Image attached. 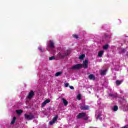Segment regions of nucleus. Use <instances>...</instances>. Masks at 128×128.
Here are the masks:
<instances>
[{"label":"nucleus","instance_id":"f257e3e1","mask_svg":"<svg viewBox=\"0 0 128 128\" xmlns=\"http://www.w3.org/2000/svg\"><path fill=\"white\" fill-rule=\"evenodd\" d=\"M70 54V51L67 50L65 52L61 51L57 54L56 58H64V56H68Z\"/></svg>","mask_w":128,"mask_h":128},{"label":"nucleus","instance_id":"f03ea898","mask_svg":"<svg viewBox=\"0 0 128 128\" xmlns=\"http://www.w3.org/2000/svg\"><path fill=\"white\" fill-rule=\"evenodd\" d=\"M77 118H84V120H88V116H86V113H80L77 116Z\"/></svg>","mask_w":128,"mask_h":128},{"label":"nucleus","instance_id":"7ed1b4c3","mask_svg":"<svg viewBox=\"0 0 128 128\" xmlns=\"http://www.w3.org/2000/svg\"><path fill=\"white\" fill-rule=\"evenodd\" d=\"M122 104L124 106V110H128V102H126V100H122Z\"/></svg>","mask_w":128,"mask_h":128},{"label":"nucleus","instance_id":"20e7f679","mask_svg":"<svg viewBox=\"0 0 128 128\" xmlns=\"http://www.w3.org/2000/svg\"><path fill=\"white\" fill-rule=\"evenodd\" d=\"M80 110H90V106L84 104H80Z\"/></svg>","mask_w":128,"mask_h":128},{"label":"nucleus","instance_id":"39448f33","mask_svg":"<svg viewBox=\"0 0 128 128\" xmlns=\"http://www.w3.org/2000/svg\"><path fill=\"white\" fill-rule=\"evenodd\" d=\"M58 116H55L52 118V120L49 122V124H50V126H52V124H56V122L58 120Z\"/></svg>","mask_w":128,"mask_h":128},{"label":"nucleus","instance_id":"423d86ee","mask_svg":"<svg viewBox=\"0 0 128 128\" xmlns=\"http://www.w3.org/2000/svg\"><path fill=\"white\" fill-rule=\"evenodd\" d=\"M82 66V64H77L73 66L71 68L72 70H78Z\"/></svg>","mask_w":128,"mask_h":128},{"label":"nucleus","instance_id":"0eeeda50","mask_svg":"<svg viewBox=\"0 0 128 128\" xmlns=\"http://www.w3.org/2000/svg\"><path fill=\"white\" fill-rule=\"evenodd\" d=\"M102 110H97L96 113V118H100V116H102Z\"/></svg>","mask_w":128,"mask_h":128},{"label":"nucleus","instance_id":"6e6552de","mask_svg":"<svg viewBox=\"0 0 128 128\" xmlns=\"http://www.w3.org/2000/svg\"><path fill=\"white\" fill-rule=\"evenodd\" d=\"M24 118L26 120H32L34 118V116H32V114H25Z\"/></svg>","mask_w":128,"mask_h":128},{"label":"nucleus","instance_id":"1a4fd4ad","mask_svg":"<svg viewBox=\"0 0 128 128\" xmlns=\"http://www.w3.org/2000/svg\"><path fill=\"white\" fill-rule=\"evenodd\" d=\"M49 47L50 48H54V42L52 40H50L49 42Z\"/></svg>","mask_w":128,"mask_h":128},{"label":"nucleus","instance_id":"9d476101","mask_svg":"<svg viewBox=\"0 0 128 128\" xmlns=\"http://www.w3.org/2000/svg\"><path fill=\"white\" fill-rule=\"evenodd\" d=\"M48 102H50V100L47 99L45 101H44L42 104V107L44 108L46 104H48Z\"/></svg>","mask_w":128,"mask_h":128},{"label":"nucleus","instance_id":"9b49d317","mask_svg":"<svg viewBox=\"0 0 128 128\" xmlns=\"http://www.w3.org/2000/svg\"><path fill=\"white\" fill-rule=\"evenodd\" d=\"M88 60H86L83 63V67L84 68H88Z\"/></svg>","mask_w":128,"mask_h":128},{"label":"nucleus","instance_id":"f8f14e48","mask_svg":"<svg viewBox=\"0 0 128 128\" xmlns=\"http://www.w3.org/2000/svg\"><path fill=\"white\" fill-rule=\"evenodd\" d=\"M34 91H31L28 96V98H29L30 100V98H32V96H34Z\"/></svg>","mask_w":128,"mask_h":128},{"label":"nucleus","instance_id":"ddd939ff","mask_svg":"<svg viewBox=\"0 0 128 128\" xmlns=\"http://www.w3.org/2000/svg\"><path fill=\"white\" fill-rule=\"evenodd\" d=\"M106 72H108V70L106 69L104 70H100V74L102 76H105V74H106Z\"/></svg>","mask_w":128,"mask_h":128},{"label":"nucleus","instance_id":"4468645a","mask_svg":"<svg viewBox=\"0 0 128 128\" xmlns=\"http://www.w3.org/2000/svg\"><path fill=\"white\" fill-rule=\"evenodd\" d=\"M104 50L100 51L98 53V56H99V58H102V54H104Z\"/></svg>","mask_w":128,"mask_h":128},{"label":"nucleus","instance_id":"2eb2a0df","mask_svg":"<svg viewBox=\"0 0 128 128\" xmlns=\"http://www.w3.org/2000/svg\"><path fill=\"white\" fill-rule=\"evenodd\" d=\"M112 110L113 112H116L118 110V107L117 106H114L112 108Z\"/></svg>","mask_w":128,"mask_h":128},{"label":"nucleus","instance_id":"dca6fc26","mask_svg":"<svg viewBox=\"0 0 128 128\" xmlns=\"http://www.w3.org/2000/svg\"><path fill=\"white\" fill-rule=\"evenodd\" d=\"M38 50L40 52H44V48L42 46H39L38 47Z\"/></svg>","mask_w":128,"mask_h":128},{"label":"nucleus","instance_id":"f3484780","mask_svg":"<svg viewBox=\"0 0 128 128\" xmlns=\"http://www.w3.org/2000/svg\"><path fill=\"white\" fill-rule=\"evenodd\" d=\"M122 80H117L116 81V86H120V84H122Z\"/></svg>","mask_w":128,"mask_h":128},{"label":"nucleus","instance_id":"a211bd4d","mask_svg":"<svg viewBox=\"0 0 128 128\" xmlns=\"http://www.w3.org/2000/svg\"><path fill=\"white\" fill-rule=\"evenodd\" d=\"M88 78H90V80H94L96 78V77L94 76V74H90L88 76Z\"/></svg>","mask_w":128,"mask_h":128},{"label":"nucleus","instance_id":"6ab92c4d","mask_svg":"<svg viewBox=\"0 0 128 128\" xmlns=\"http://www.w3.org/2000/svg\"><path fill=\"white\" fill-rule=\"evenodd\" d=\"M86 58V55L82 54L79 56V60H84Z\"/></svg>","mask_w":128,"mask_h":128},{"label":"nucleus","instance_id":"aec40b11","mask_svg":"<svg viewBox=\"0 0 128 128\" xmlns=\"http://www.w3.org/2000/svg\"><path fill=\"white\" fill-rule=\"evenodd\" d=\"M62 100L63 102V104H64V106H68V102L66 100V99L62 98Z\"/></svg>","mask_w":128,"mask_h":128},{"label":"nucleus","instance_id":"412c9836","mask_svg":"<svg viewBox=\"0 0 128 128\" xmlns=\"http://www.w3.org/2000/svg\"><path fill=\"white\" fill-rule=\"evenodd\" d=\"M16 112L17 114L20 115V114H22V110H16Z\"/></svg>","mask_w":128,"mask_h":128},{"label":"nucleus","instance_id":"4be33fe9","mask_svg":"<svg viewBox=\"0 0 128 128\" xmlns=\"http://www.w3.org/2000/svg\"><path fill=\"white\" fill-rule=\"evenodd\" d=\"M16 117H14L12 122H11V124H14V122H16Z\"/></svg>","mask_w":128,"mask_h":128},{"label":"nucleus","instance_id":"5701e85b","mask_svg":"<svg viewBox=\"0 0 128 128\" xmlns=\"http://www.w3.org/2000/svg\"><path fill=\"white\" fill-rule=\"evenodd\" d=\"M62 74V72H57L55 74V76H60V74Z\"/></svg>","mask_w":128,"mask_h":128},{"label":"nucleus","instance_id":"b1692460","mask_svg":"<svg viewBox=\"0 0 128 128\" xmlns=\"http://www.w3.org/2000/svg\"><path fill=\"white\" fill-rule=\"evenodd\" d=\"M76 98L78 100H81L82 98V95H80V94H78V95H77Z\"/></svg>","mask_w":128,"mask_h":128},{"label":"nucleus","instance_id":"393cba45","mask_svg":"<svg viewBox=\"0 0 128 128\" xmlns=\"http://www.w3.org/2000/svg\"><path fill=\"white\" fill-rule=\"evenodd\" d=\"M50 60H56V57L54 56H52L49 58Z\"/></svg>","mask_w":128,"mask_h":128},{"label":"nucleus","instance_id":"a878e982","mask_svg":"<svg viewBox=\"0 0 128 128\" xmlns=\"http://www.w3.org/2000/svg\"><path fill=\"white\" fill-rule=\"evenodd\" d=\"M108 45L106 44L103 46L104 50H108Z\"/></svg>","mask_w":128,"mask_h":128},{"label":"nucleus","instance_id":"bb28decb","mask_svg":"<svg viewBox=\"0 0 128 128\" xmlns=\"http://www.w3.org/2000/svg\"><path fill=\"white\" fill-rule=\"evenodd\" d=\"M73 36L75 38H78V36L77 34H74L73 35Z\"/></svg>","mask_w":128,"mask_h":128},{"label":"nucleus","instance_id":"cd10ccee","mask_svg":"<svg viewBox=\"0 0 128 128\" xmlns=\"http://www.w3.org/2000/svg\"><path fill=\"white\" fill-rule=\"evenodd\" d=\"M69 84H70L68 83H64V86L66 88H68V86Z\"/></svg>","mask_w":128,"mask_h":128},{"label":"nucleus","instance_id":"c85d7f7f","mask_svg":"<svg viewBox=\"0 0 128 128\" xmlns=\"http://www.w3.org/2000/svg\"><path fill=\"white\" fill-rule=\"evenodd\" d=\"M69 88H70V90H74V88L72 86H69Z\"/></svg>","mask_w":128,"mask_h":128},{"label":"nucleus","instance_id":"c756f323","mask_svg":"<svg viewBox=\"0 0 128 128\" xmlns=\"http://www.w3.org/2000/svg\"><path fill=\"white\" fill-rule=\"evenodd\" d=\"M98 104H100V100L98 101Z\"/></svg>","mask_w":128,"mask_h":128},{"label":"nucleus","instance_id":"7c9ffc66","mask_svg":"<svg viewBox=\"0 0 128 128\" xmlns=\"http://www.w3.org/2000/svg\"><path fill=\"white\" fill-rule=\"evenodd\" d=\"M46 50H48V48H46Z\"/></svg>","mask_w":128,"mask_h":128},{"label":"nucleus","instance_id":"2f4dec72","mask_svg":"<svg viewBox=\"0 0 128 128\" xmlns=\"http://www.w3.org/2000/svg\"><path fill=\"white\" fill-rule=\"evenodd\" d=\"M110 96H112V94H110Z\"/></svg>","mask_w":128,"mask_h":128}]
</instances>
